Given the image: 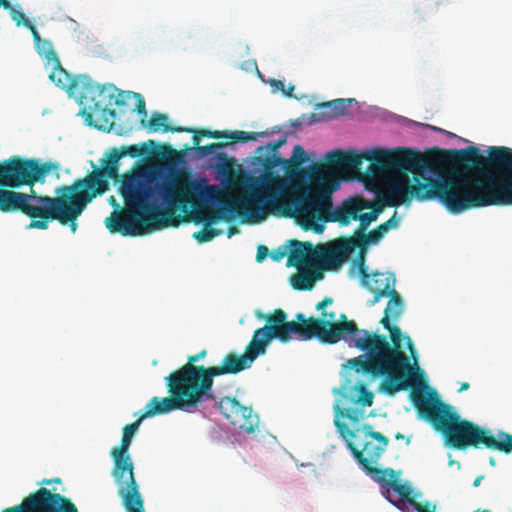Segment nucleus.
Instances as JSON below:
<instances>
[{
    "label": "nucleus",
    "instance_id": "1",
    "mask_svg": "<svg viewBox=\"0 0 512 512\" xmlns=\"http://www.w3.org/2000/svg\"><path fill=\"white\" fill-rule=\"evenodd\" d=\"M325 163L313 164L310 184L285 195V180L273 172L250 177L246 194L222 203L214 220H231L235 215L259 222L268 214L294 218L304 230L323 231L318 222H328L332 193L340 181L337 169L358 173L364 160L370 161L367 173L386 181L387 194L395 201L389 206L436 200L451 214L492 205L509 206V148L490 147L483 156L475 146L445 151L450 170L438 178L430 175L433 162L410 148L375 150L362 154L334 150Z\"/></svg>",
    "mask_w": 512,
    "mask_h": 512
},
{
    "label": "nucleus",
    "instance_id": "2",
    "mask_svg": "<svg viewBox=\"0 0 512 512\" xmlns=\"http://www.w3.org/2000/svg\"><path fill=\"white\" fill-rule=\"evenodd\" d=\"M144 170L123 174L119 193L125 207L106 218L111 233L140 236L166 227H177L179 208L197 209L215 197L216 187L205 178L191 179L187 174H169L155 182Z\"/></svg>",
    "mask_w": 512,
    "mask_h": 512
},
{
    "label": "nucleus",
    "instance_id": "3",
    "mask_svg": "<svg viewBox=\"0 0 512 512\" xmlns=\"http://www.w3.org/2000/svg\"><path fill=\"white\" fill-rule=\"evenodd\" d=\"M390 332L392 345L386 336L357 327L356 322H303L311 324L313 337L323 343L334 344L344 340L349 346L366 353L367 358L358 356L348 361L357 372L372 376H384L382 390L388 395L407 389L410 360L402 350V339L414 357V345L410 337H403L401 330L391 322H381Z\"/></svg>",
    "mask_w": 512,
    "mask_h": 512
},
{
    "label": "nucleus",
    "instance_id": "4",
    "mask_svg": "<svg viewBox=\"0 0 512 512\" xmlns=\"http://www.w3.org/2000/svg\"><path fill=\"white\" fill-rule=\"evenodd\" d=\"M410 398L419 417L429 422L436 431L441 432L450 447L464 450L470 446L474 448L484 446L505 454L512 453L511 434L499 431L495 437L490 430L461 419L460 415L453 411L452 406L445 404L436 394L414 389L410 393Z\"/></svg>",
    "mask_w": 512,
    "mask_h": 512
},
{
    "label": "nucleus",
    "instance_id": "5",
    "mask_svg": "<svg viewBox=\"0 0 512 512\" xmlns=\"http://www.w3.org/2000/svg\"><path fill=\"white\" fill-rule=\"evenodd\" d=\"M105 193L86 176L76 179L71 185H61L55 189V197L47 196L39 220H32L27 228L45 230L49 222L57 220L68 225L72 233L77 230V219L87 205L98 195Z\"/></svg>",
    "mask_w": 512,
    "mask_h": 512
},
{
    "label": "nucleus",
    "instance_id": "6",
    "mask_svg": "<svg viewBox=\"0 0 512 512\" xmlns=\"http://www.w3.org/2000/svg\"><path fill=\"white\" fill-rule=\"evenodd\" d=\"M206 354L202 350L190 355L186 364L165 378L169 396L164 398L178 410L191 412L207 400H216L212 393L213 366L195 365Z\"/></svg>",
    "mask_w": 512,
    "mask_h": 512
},
{
    "label": "nucleus",
    "instance_id": "7",
    "mask_svg": "<svg viewBox=\"0 0 512 512\" xmlns=\"http://www.w3.org/2000/svg\"><path fill=\"white\" fill-rule=\"evenodd\" d=\"M309 340L313 338L311 324L303 322H266L257 329L247 345L244 354H227L219 366H213V378L225 374H237L250 368L255 359L266 352V347L273 339L286 343L291 339Z\"/></svg>",
    "mask_w": 512,
    "mask_h": 512
},
{
    "label": "nucleus",
    "instance_id": "8",
    "mask_svg": "<svg viewBox=\"0 0 512 512\" xmlns=\"http://www.w3.org/2000/svg\"><path fill=\"white\" fill-rule=\"evenodd\" d=\"M178 410L164 397H152L144 408V412L133 423L127 424L123 428L121 444L111 450V456L114 461L112 476L118 486V494L126 492L139 491L134 477L133 461L128 453L132 438L138 430L141 422L155 415H162Z\"/></svg>",
    "mask_w": 512,
    "mask_h": 512
},
{
    "label": "nucleus",
    "instance_id": "9",
    "mask_svg": "<svg viewBox=\"0 0 512 512\" xmlns=\"http://www.w3.org/2000/svg\"><path fill=\"white\" fill-rule=\"evenodd\" d=\"M289 245L295 246L293 259H296L297 262L308 260L323 275L325 271L338 270L355 250L349 237H339L319 245L292 239L289 241Z\"/></svg>",
    "mask_w": 512,
    "mask_h": 512
},
{
    "label": "nucleus",
    "instance_id": "10",
    "mask_svg": "<svg viewBox=\"0 0 512 512\" xmlns=\"http://www.w3.org/2000/svg\"><path fill=\"white\" fill-rule=\"evenodd\" d=\"M59 169V164L51 161L41 163L35 158L10 157L0 163V187L20 188L44 182L45 177Z\"/></svg>",
    "mask_w": 512,
    "mask_h": 512
},
{
    "label": "nucleus",
    "instance_id": "11",
    "mask_svg": "<svg viewBox=\"0 0 512 512\" xmlns=\"http://www.w3.org/2000/svg\"><path fill=\"white\" fill-rule=\"evenodd\" d=\"M286 143V137L268 142L265 145L259 146L256 150L257 159L262 163L265 172H271L276 167L281 169L289 176L295 175L299 172L301 165L307 161V155L304 148L297 144L294 146L293 153L290 159H285L277 155L278 149Z\"/></svg>",
    "mask_w": 512,
    "mask_h": 512
},
{
    "label": "nucleus",
    "instance_id": "12",
    "mask_svg": "<svg viewBox=\"0 0 512 512\" xmlns=\"http://www.w3.org/2000/svg\"><path fill=\"white\" fill-rule=\"evenodd\" d=\"M0 187V211L20 212L32 220H39L47 195H38L34 189L29 193L17 192Z\"/></svg>",
    "mask_w": 512,
    "mask_h": 512
},
{
    "label": "nucleus",
    "instance_id": "13",
    "mask_svg": "<svg viewBox=\"0 0 512 512\" xmlns=\"http://www.w3.org/2000/svg\"><path fill=\"white\" fill-rule=\"evenodd\" d=\"M144 153V149L136 144L113 148L107 154V158L102 161V167L97 168L93 165L94 170L87 174L86 177L106 192L109 189L108 179L117 180L119 178V160L125 156L137 158L143 156Z\"/></svg>",
    "mask_w": 512,
    "mask_h": 512
},
{
    "label": "nucleus",
    "instance_id": "14",
    "mask_svg": "<svg viewBox=\"0 0 512 512\" xmlns=\"http://www.w3.org/2000/svg\"><path fill=\"white\" fill-rule=\"evenodd\" d=\"M362 432L365 434V440L362 445L355 444L352 440H347V447L357 460L359 465L364 469V464L368 466L377 465L382 454L386 451L389 444V439L380 432L373 431L370 424H365L362 427Z\"/></svg>",
    "mask_w": 512,
    "mask_h": 512
},
{
    "label": "nucleus",
    "instance_id": "15",
    "mask_svg": "<svg viewBox=\"0 0 512 512\" xmlns=\"http://www.w3.org/2000/svg\"><path fill=\"white\" fill-rule=\"evenodd\" d=\"M16 508L21 512H78L69 498L45 487L30 494Z\"/></svg>",
    "mask_w": 512,
    "mask_h": 512
},
{
    "label": "nucleus",
    "instance_id": "16",
    "mask_svg": "<svg viewBox=\"0 0 512 512\" xmlns=\"http://www.w3.org/2000/svg\"><path fill=\"white\" fill-rule=\"evenodd\" d=\"M117 91L118 89L112 84L99 85L86 78L78 93L83 113L88 111L89 114H96L109 111L111 115H114L115 112L109 110V107H111L113 93Z\"/></svg>",
    "mask_w": 512,
    "mask_h": 512
},
{
    "label": "nucleus",
    "instance_id": "17",
    "mask_svg": "<svg viewBox=\"0 0 512 512\" xmlns=\"http://www.w3.org/2000/svg\"><path fill=\"white\" fill-rule=\"evenodd\" d=\"M357 270L361 278V285L374 295L372 303L387 297L392 289H395L396 278L391 272H368L366 262L352 261L351 271Z\"/></svg>",
    "mask_w": 512,
    "mask_h": 512
},
{
    "label": "nucleus",
    "instance_id": "18",
    "mask_svg": "<svg viewBox=\"0 0 512 512\" xmlns=\"http://www.w3.org/2000/svg\"><path fill=\"white\" fill-rule=\"evenodd\" d=\"M216 405L224 417L239 429L253 433L258 425L257 416L250 407L243 406L235 397H223Z\"/></svg>",
    "mask_w": 512,
    "mask_h": 512
},
{
    "label": "nucleus",
    "instance_id": "19",
    "mask_svg": "<svg viewBox=\"0 0 512 512\" xmlns=\"http://www.w3.org/2000/svg\"><path fill=\"white\" fill-rule=\"evenodd\" d=\"M294 245H290L289 256L287 259V266H293L298 269V272L291 277V285L295 290L298 291H307L311 290L316 281H319L323 278V274L320 270L312 264L309 263L308 260H303L301 262H297L296 259L292 258L294 253Z\"/></svg>",
    "mask_w": 512,
    "mask_h": 512
},
{
    "label": "nucleus",
    "instance_id": "20",
    "mask_svg": "<svg viewBox=\"0 0 512 512\" xmlns=\"http://www.w3.org/2000/svg\"><path fill=\"white\" fill-rule=\"evenodd\" d=\"M370 208H372V202L369 200L360 197L348 198L333 211L330 210L328 221L347 226L352 220H357L359 212Z\"/></svg>",
    "mask_w": 512,
    "mask_h": 512
},
{
    "label": "nucleus",
    "instance_id": "21",
    "mask_svg": "<svg viewBox=\"0 0 512 512\" xmlns=\"http://www.w3.org/2000/svg\"><path fill=\"white\" fill-rule=\"evenodd\" d=\"M370 208H372V202L369 200L360 197L348 198L333 211L330 210L328 221L347 226L352 220H357L359 212Z\"/></svg>",
    "mask_w": 512,
    "mask_h": 512
},
{
    "label": "nucleus",
    "instance_id": "22",
    "mask_svg": "<svg viewBox=\"0 0 512 512\" xmlns=\"http://www.w3.org/2000/svg\"><path fill=\"white\" fill-rule=\"evenodd\" d=\"M193 132H190L193 134V144L197 151V153L201 157H206L209 155H215L216 159L218 160L217 166L218 168L222 169L223 171L226 170V168L230 164V158L227 156V154L221 152L216 153L218 149H221L227 145V143H210L205 146L200 145V137H204L201 133H198L200 131H209L208 129H196L191 128Z\"/></svg>",
    "mask_w": 512,
    "mask_h": 512
},
{
    "label": "nucleus",
    "instance_id": "23",
    "mask_svg": "<svg viewBox=\"0 0 512 512\" xmlns=\"http://www.w3.org/2000/svg\"><path fill=\"white\" fill-rule=\"evenodd\" d=\"M203 136L214 139H229L232 143H245L249 141H256L260 137H266L267 132H246V131H228V130H215V131H200Z\"/></svg>",
    "mask_w": 512,
    "mask_h": 512
},
{
    "label": "nucleus",
    "instance_id": "24",
    "mask_svg": "<svg viewBox=\"0 0 512 512\" xmlns=\"http://www.w3.org/2000/svg\"><path fill=\"white\" fill-rule=\"evenodd\" d=\"M52 71L49 78L60 88L73 93L77 91L79 93L86 77L81 79L72 78L61 66L60 61L58 65H50Z\"/></svg>",
    "mask_w": 512,
    "mask_h": 512
},
{
    "label": "nucleus",
    "instance_id": "25",
    "mask_svg": "<svg viewBox=\"0 0 512 512\" xmlns=\"http://www.w3.org/2000/svg\"><path fill=\"white\" fill-rule=\"evenodd\" d=\"M382 235L379 233L377 229L370 231L369 233H365V231L361 233H354L353 236H349L354 248L358 249V255L353 261L366 262V254H367V246L372 243L376 244L382 239Z\"/></svg>",
    "mask_w": 512,
    "mask_h": 512
},
{
    "label": "nucleus",
    "instance_id": "26",
    "mask_svg": "<svg viewBox=\"0 0 512 512\" xmlns=\"http://www.w3.org/2000/svg\"><path fill=\"white\" fill-rule=\"evenodd\" d=\"M316 309L320 312L321 320H349L345 311L335 304L332 297H325L316 305Z\"/></svg>",
    "mask_w": 512,
    "mask_h": 512
},
{
    "label": "nucleus",
    "instance_id": "27",
    "mask_svg": "<svg viewBox=\"0 0 512 512\" xmlns=\"http://www.w3.org/2000/svg\"><path fill=\"white\" fill-rule=\"evenodd\" d=\"M35 47L38 54L45 60L46 65H58V56L50 41L42 39L35 26H31Z\"/></svg>",
    "mask_w": 512,
    "mask_h": 512
},
{
    "label": "nucleus",
    "instance_id": "28",
    "mask_svg": "<svg viewBox=\"0 0 512 512\" xmlns=\"http://www.w3.org/2000/svg\"><path fill=\"white\" fill-rule=\"evenodd\" d=\"M151 132H193L189 127H173L168 124V116L158 112L152 113L146 125Z\"/></svg>",
    "mask_w": 512,
    "mask_h": 512
},
{
    "label": "nucleus",
    "instance_id": "29",
    "mask_svg": "<svg viewBox=\"0 0 512 512\" xmlns=\"http://www.w3.org/2000/svg\"><path fill=\"white\" fill-rule=\"evenodd\" d=\"M388 296L390 298L384 310V315L380 320H396L404 311L403 299L395 289H392Z\"/></svg>",
    "mask_w": 512,
    "mask_h": 512
},
{
    "label": "nucleus",
    "instance_id": "30",
    "mask_svg": "<svg viewBox=\"0 0 512 512\" xmlns=\"http://www.w3.org/2000/svg\"><path fill=\"white\" fill-rule=\"evenodd\" d=\"M363 470L383 487L390 488L397 478L395 471L392 468L380 469L375 467V465L368 466L365 463Z\"/></svg>",
    "mask_w": 512,
    "mask_h": 512
},
{
    "label": "nucleus",
    "instance_id": "31",
    "mask_svg": "<svg viewBox=\"0 0 512 512\" xmlns=\"http://www.w3.org/2000/svg\"><path fill=\"white\" fill-rule=\"evenodd\" d=\"M123 506L127 512H145L143 499L139 491L121 493Z\"/></svg>",
    "mask_w": 512,
    "mask_h": 512
},
{
    "label": "nucleus",
    "instance_id": "32",
    "mask_svg": "<svg viewBox=\"0 0 512 512\" xmlns=\"http://www.w3.org/2000/svg\"><path fill=\"white\" fill-rule=\"evenodd\" d=\"M372 211L370 212H359L357 216V220L359 221V226L355 233H361L367 229V227L374 221L377 220L379 214L382 212V207L377 205L374 206L372 204Z\"/></svg>",
    "mask_w": 512,
    "mask_h": 512
},
{
    "label": "nucleus",
    "instance_id": "33",
    "mask_svg": "<svg viewBox=\"0 0 512 512\" xmlns=\"http://www.w3.org/2000/svg\"><path fill=\"white\" fill-rule=\"evenodd\" d=\"M352 102L353 99H335L322 103L320 107L329 108L332 116H341L347 113L348 106Z\"/></svg>",
    "mask_w": 512,
    "mask_h": 512
},
{
    "label": "nucleus",
    "instance_id": "34",
    "mask_svg": "<svg viewBox=\"0 0 512 512\" xmlns=\"http://www.w3.org/2000/svg\"><path fill=\"white\" fill-rule=\"evenodd\" d=\"M0 7H3L10 11L11 18L16 24L19 26L24 24L25 26L31 29V26H34L29 19L25 17V14L12 6V4L8 0H0Z\"/></svg>",
    "mask_w": 512,
    "mask_h": 512
},
{
    "label": "nucleus",
    "instance_id": "35",
    "mask_svg": "<svg viewBox=\"0 0 512 512\" xmlns=\"http://www.w3.org/2000/svg\"><path fill=\"white\" fill-rule=\"evenodd\" d=\"M390 488L399 495L400 500L402 502H407L410 504V500H414L415 498L412 496V489L405 485L400 483L398 478L395 479V481L392 483Z\"/></svg>",
    "mask_w": 512,
    "mask_h": 512
},
{
    "label": "nucleus",
    "instance_id": "36",
    "mask_svg": "<svg viewBox=\"0 0 512 512\" xmlns=\"http://www.w3.org/2000/svg\"><path fill=\"white\" fill-rule=\"evenodd\" d=\"M355 388L359 392V396L356 403L363 405L364 407H370L373 404L374 394L362 383L355 385Z\"/></svg>",
    "mask_w": 512,
    "mask_h": 512
},
{
    "label": "nucleus",
    "instance_id": "37",
    "mask_svg": "<svg viewBox=\"0 0 512 512\" xmlns=\"http://www.w3.org/2000/svg\"><path fill=\"white\" fill-rule=\"evenodd\" d=\"M221 232L218 230H215L214 228L208 227V225H205L203 229L200 231H197L193 234V237L201 243L209 242L214 237L218 236Z\"/></svg>",
    "mask_w": 512,
    "mask_h": 512
},
{
    "label": "nucleus",
    "instance_id": "38",
    "mask_svg": "<svg viewBox=\"0 0 512 512\" xmlns=\"http://www.w3.org/2000/svg\"><path fill=\"white\" fill-rule=\"evenodd\" d=\"M336 413V416H335V420H334V424L335 426L337 427V430L338 432L340 433V435L345 439V441L347 442V440H351V438H357V434L350 430V428L348 427V425L344 422H341L339 417L341 416L339 412H335Z\"/></svg>",
    "mask_w": 512,
    "mask_h": 512
},
{
    "label": "nucleus",
    "instance_id": "39",
    "mask_svg": "<svg viewBox=\"0 0 512 512\" xmlns=\"http://www.w3.org/2000/svg\"><path fill=\"white\" fill-rule=\"evenodd\" d=\"M258 320H287V314L282 309H276L273 313H264L261 310L255 311Z\"/></svg>",
    "mask_w": 512,
    "mask_h": 512
},
{
    "label": "nucleus",
    "instance_id": "40",
    "mask_svg": "<svg viewBox=\"0 0 512 512\" xmlns=\"http://www.w3.org/2000/svg\"><path fill=\"white\" fill-rule=\"evenodd\" d=\"M133 97V92H126L118 90L116 93H113V98L111 101L112 106H124L127 101Z\"/></svg>",
    "mask_w": 512,
    "mask_h": 512
},
{
    "label": "nucleus",
    "instance_id": "41",
    "mask_svg": "<svg viewBox=\"0 0 512 512\" xmlns=\"http://www.w3.org/2000/svg\"><path fill=\"white\" fill-rule=\"evenodd\" d=\"M133 97L137 98L136 110H137L138 114H140L142 116L141 124L143 126H145L146 125L145 118L147 116L145 101H144L143 97L138 93H133Z\"/></svg>",
    "mask_w": 512,
    "mask_h": 512
},
{
    "label": "nucleus",
    "instance_id": "42",
    "mask_svg": "<svg viewBox=\"0 0 512 512\" xmlns=\"http://www.w3.org/2000/svg\"><path fill=\"white\" fill-rule=\"evenodd\" d=\"M271 86L278 91H281L285 96L291 97L292 92L294 91V86H289L288 89L285 88V84L278 79H272L270 81Z\"/></svg>",
    "mask_w": 512,
    "mask_h": 512
},
{
    "label": "nucleus",
    "instance_id": "43",
    "mask_svg": "<svg viewBox=\"0 0 512 512\" xmlns=\"http://www.w3.org/2000/svg\"><path fill=\"white\" fill-rule=\"evenodd\" d=\"M335 412H339L342 417H346L352 421L359 420V413L356 409H346V412L342 411L338 405L335 406Z\"/></svg>",
    "mask_w": 512,
    "mask_h": 512
},
{
    "label": "nucleus",
    "instance_id": "44",
    "mask_svg": "<svg viewBox=\"0 0 512 512\" xmlns=\"http://www.w3.org/2000/svg\"><path fill=\"white\" fill-rule=\"evenodd\" d=\"M286 255L289 256V251L287 250L286 247H279L271 252V258L275 261H280Z\"/></svg>",
    "mask_w": 512,
    "mask_h": 512
},
{
    "label": "nucleus",
    "instance_id": "45",
    "mask_svg": "<svg viewBox=\"0 0 512 512\" xmlns=\"http://www.w3.org/2000/svg\"><path fill=\"white\" fill-rule=\"evenodd\" d=\"M410 505L418 512H433L430 509V504L427 503L425 505H422L421 503L417 502L415 499L410 500Z\"/></svg>",
    "mask_w": 512,
    "mask_h": 512
},
{
    "label": "nucleus",
    "instance_id": "46",
    "mask_svg": "<svg viewBox=\"0 0 512 512\" xmlns=\"http://www.w3.org/2000/svg\"><path fill=\"white\" fill-rule=\"evenodd\" d=\"M268 248L264 245H260L257 249L256 260L262 262L268 255Z\"/></svg>",
    "mask_w": 512,
    "mask_h": 512
},
{
    "label": "nucleus",
    "instance_id": "47",
    "mask_svg": "<svg viewBox=\"0 0 512 512\" xmlns=\"http://www.w3.org/2000/svg\"><path fill=\"white\" fill-rule=\"evenodd\" d=\"M384 223L389 229L396 228L399 223V220L396 218V211L394 212V215Z\"/></svg>",
    "mask_w": 512,
    "mask_h": 512
},
{
    "label": "nucleus",
    "instance_id": "48",
    "mask_svg": "<svg viewBox=\"0 0 512 512\" xmlns=\"http://www.w3.org/2000/svg\"><path fill=\"white\" fill-rule=\"evenodd\" d=\"M294 320H321L320 318L310 316L306 317L303 313H297Z\"/></svg>",
    "mask_w": 512,
    "mask_h": 512
},
{
    "label": "nucleus",
    "instance_id": "49",
    "mask_svg": "<svg viewBox=\"0 0 512 512\" xmlns=\"http://www.w3.org/2000/svg\"><path fill=\"white\" fill-rule=\"evenodd\" d=\"M379 233L384 236L390 229L385 225V223H382L380 224L377 228H376Z\"/></svg>",
    "mask_w": 512,
    "mask_h": 512
},
{
    "label": "nucleus",
    "instance_id": "50",
    "mask_svg": "<svg viewBox=\"0 0 512 512\" xmlns=\"http://www.w3.org/2000/svg\"><path fill=\"white\" fill-rule=\"evenodd\" d=\"M395 439H396V440L406 439V444H407V445H409V444H410V442H411V436H409V437H405V436H404L402 433H400V432H397V433L395 434Z\"/></svg>",
    "mask_w": 512,
    "mask_h": 512
},
{
    "label": "nucleus",
    "instance_id": "51",
    "mask_svg": "<svg viewBox=\"0 0 512 512\" xmlns=\"http://www.w3.org/2000/svg\"><path fill=\"white\" fill-rule=\"evenodd\" d=\"M469 387H470L469 383L463 382V383H461V386H460L458 392H463L465 390H468Z\"/></svg>",
    "mask_w": 512,
    "mask_h": 512
},
{
    "label": "nucleus",
    "instance_id": "52",
    "mask_svg": "<svg viewBox=\"0 0 512 512\" xmlns=\"http://www.w3.org/2000/svg\"><path fill=\"white\" fill-rule=\"evenodd\" d=\"M483 478H484V476H478V477L474 480L473 486H474V487L479 486Z\"/></svg>",
    "mask_w": 512,
    "mask_h": 512
},
{
    "label": "nucleus",
    "instance_id": "53",
    "mask_svg": "<svg viewBox=\"0 0 512 512\" xmlns=\"http://www.w3.org/2000/svg\"><path fill=\"white\" fill-rule=\"evenodd\" d=\"M2 512H21V511H18L16 506H13V507L4 509Z\"/></svg>",
    "mask_w": 512,
    "mask_h": 512
},
{
    "label": "nucleus",
    "instance_id": "54",
    "mask_svg": "<svg viewBox=\"0 0 512 512\" xmlns=\"http://www.w3.org/2000/svg\"><path fill=\"white\" fill-rule=\"evenodd\" d=\"M237 232H238V229L236 227H230L228 235L232 236L233 234H235Z\"/></svg>",
    "mask_w": 512,
    "mask_h": 512
},
{
    "label": "nucleus",
    "instance_id": "55",
    "mask_svg": "<svg viewBox=\"0 0 512 512\" xmlns=\"http://www.w3.org/2000/svg\"><path fill=\"white\" fill-rule=\"evenodd\" d=\"M52 483L51 479H43L41 482H39L40 485H49Z\"/></svg>",
    "mask_w": 512,
    "mask_h": 512
},
{
    "label": "nucleus",
    "instance_id": "56",
    "mask_svg": "<svg viewBox=\"0 0 512 512\" xmlns=\"http://www.w3.org/2000/svg\"><path fill=\"white\" fill-rule=\"evenodd\" d=\"M110 201H111V203H112L113 205L118 206V204L116 203V200H115V198H114L113 196H111V197H110Z\"/></svg>",
    "mask_w": 512,
    "mask_h": 512
},
{
    "label": "nucleus",
    "instance_id": "57",
    "mask_svg": "<svg viewBox=\"0 0 512 512\" xmlns=\"http://www.w3.org/2000/svg\"><path fill=\"white\" fill-rule=\"evenodd\" d=\"M60 482H61L60 478L52 479V483H60Z\"/></svg>",
    "mask_w": 512,
    "mask_h": 512
},
{
    "label": "nucleus",
    "instance_id": "58",
    "mask_svg": "<svg viewBox=\"0 0 512 512\" xmlns=\"http://www.w3.org/2000/svg\"><path fill=\"white\" fill-rule=\"evenodd\" d=\"M478 511H479V512H491V511H490V510H488V509H484V510H481V511H480V510H478Z\"/></svg>",
    "mask_w": 512,
    "mask_h": 512
},
{
    "label": "nucleus",
    "instance_id": "59",
    "mask_svg": "<svg viewBox=\"0 0 512 512\" xmlns=\"http://www.w3.org/2000/svg\"><path fill=\"white\" fill-rule=\"evenodd\" d=\"M148 143H149V144H151V145H153L155 142H154V141H152V140H149V142H148Z\"/></svg>",
    "mask_w": 512,
    "mask_h": 512
}]
</instances>
